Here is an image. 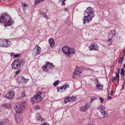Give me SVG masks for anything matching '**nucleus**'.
I'll use <instances>...</instances> for the list:
<instances>
[{"instance_id":"nucleus-2","label":"nucleus","mask_w":125,"mask_h":125,"mask_svg":"<svg viewBox=\"0 0 125 125\" xmlns=\"http://www.w3.org/2000/svg\"><path fill=\"white\" fill-rule=\"evenodd\" d=\"M12 19L10 16L7 13H3L0 17V22L4 23L5 26L6 27L10 26L13 22Z\"/></svg>"},{"instance_id":"nucleus-37","label":"nucleus","mask_w":125,"mask_h":125,"mask_svg":"<svg viewBox=\"0 0 125 125\" xmlns=\"http://www.w3.org/2000/svg\"><path fill=\"white\" fill-rule=\"evenodd\" d=\"M112 81L113 82L114 80L116 79V77L115 78V77H113L112 78Z\"/></svg>"},{"instance_id":"nucleus-27","label":"nucleus","mask_w":125,"mask_h":125,"mask_svg":"<svg viewBox=\"0 0 125 125\" xmlns=\"http://www.w3.org/2000/svg\"><path fill=\"white\" fill-rule=\"evenodd\" d=\"M124 73V69L122 68L121 69L120 74L121 75H123Z\"/></svg>"},{"instance_id":"nucleus-41","label":"nucleus","mask_w":125,"mask_h":125,"mask_svg":"<svg viewBox=\"0 0 125 125\" xmlns=\"http://www.w3.org/2000/svg\"><path fill=\"white\" fill-rule=\"evenodd\" d=\"M49 125V124L48 123H43L41 124V125Z\"/></svg>"},{"instance_id":"nucleus-55","label":"nucleus","mask_w":125,"mask_h":125,"mask_svg":"<svg viewBox=\"0 0 125 125\" xmlns=\"http://www.w3.org/2000/svg\"><path fill=\"white\" fill-rule=\"evenodd\" d=\"M124 84L123 83V85H122V89H124Z\"/></svg>"},{"instance_id":"nucleus-52","label":"nucleus","mask_w":125,"mask_h":125,"mask_svg":"<svg viewBox=\"0 0 125 125\" xmlns=\"http://www.w3.org/2000/svg\"><path fill=\"white\" fill-rule=\"evenodd\" d=\"M113 91H111L110 92V94L111 95L113 94Z\"/></svg>"},{"instance_id":"nucleus-45","label":"nucleus","mask_w":125,"mask_h":125,"mask_svg":"<svg viewBox=\"0 0 125 125\" xmlns=\"http://www.w3.org/2000/svg\"><path fill=\"white\" fill-rule=\"evenodd\" d=\"M92 98L93 99H94V100L96 99L97 98L95 96L93 97Z\"/></svg>"},{"instance_id":"nucleus-47","label":"nucleus","mask_w":125,"mask_h":125,"mask_svg":"<svg viewBox=\"0 0 125 125\" xmlns=\"http://www.w3.org/2000/svg\"><path fill=\"white\" fill-rule=\"evenodd\" d=\"M62 5H64L65 4V3H64V1H62Z\"/></svg>"},{"instance_id":"nucleus-17","label":"nucleus","mask_w":125,"mask_h":125,"mask_svg":"<svg viewBox=\"0 0 125 125\" xmlns=\"http://www.w3.org/2000/svg\"><path fill=\"white\" fill-rule=\"evenodd\" d=\"M34 50H36V51L35 53L36 55L38 54H40L41 51V49L40 47H35L34 49Z\"/></svg>"},{"instance_id":"nucleus-46","label":"nucleus","mask_w":125,"mask_h":125,"mask_svg":"<svg viewBox=\"0 0 125 125\" xmlns=\"http://www.w3.org/2000/svg\"><path fill=\"white\" fill-rule=\"evenodd\" d=\"M123 80L125 81V74L123 76Z\"/></svg>"},{"instance_id":"nucleus-51","label":"nucleus","mask_w":125,"mask_h":125,"mask_svg":"<svg viewBox=\"0 0 125 125\" xmlns=\"http://www.w3.org/2000/svg\"><path fill=\"white\" fill-rule=\"evenodd\" d=\"M75 70H77L79 71V68L76 67V68L75 69Z\"/></svg>"},{"instance_id":"nucleus-22","label":"nucleus","mask_w":125,"mask_h":125,"mask_svg":"<svg viewBox=\"0 0 125 125\" xmlns=\"http://www.w3.org/2000/svg\"><path fill=\"white\" fill-rule=\"evenodd\" d=\"M113 37V35L109 33L108 34V41H111L112 40V38ZM107 41H108V40H107Z\"/></svg>"},{"instance_id":"nucleus-56","label":"nucleus","mask_w":125,"mask_h":125,"mask_svg":"<svg viewBox=\"0 0 125 125\" xmlns=\"http://www.w3.org/2000/svg\"><path fill=\"white\" fill-rule=\"evenodd\" d=\"M123 66L124 68H125V63L124 64Z\"/></svg>"},{"instance_id":"nucleus-3","label":"nucleus","mask_w":125,"mask_h":125,"mask_svg":"<svg viewBox=\"0 0 125 125\" xmlns=\"http://www.w3.org/2000/svg\"><path fill=\"white\" fill-rule=\"evenodd\" d=\"M24 60L21 58H19L15 60L11 64L12 69H20L25 64Z\"/></svg>"},{"instance_id":"nucleus-60","label":"nucleus","mask_w":125,"mask_h":125,"mask_svg":"<svg viewBox=\"0 0 125 125\" xmlns=\"http://www.w3.org/2000/svg\"><path fill=\"white\" fill-rule=\"evenodd\" d=\"M112 44V43L111 42L109 44V45H111Z\"/></svg>"},{"instance_id":"nucleus-33","label":"nucleus","mask_w":125,"mask_h":125,"mask_svg":"<svg viewBox=\"0 0 125 125\" xmlns=\"http://www.w3.org/2000/svg\"><path fill=\"white\" fill-rule=\"evenodd\" d=\"M40 0H36L35 1V4H36L39 3L40 2Z\"/></svg>"},{"instance_id":"nucleus-13","label":"nucleus","mask_w":125,"mask_h":125,"mask_svg":"<svg viewBox=\"0 0 125 125\" xmlns=\"http://www.w3.org/2000/svg\"><path fill=\"white\" fill-rule=\"evenodd\" d=\"M75 50L73 49L70 48H69L67 55L70 56L71 54L73 55L74 54H75Z\"/></svg>"},{"instance_id":"nucleus-28","label":"nucleus","mask_w":125,"mask_h":125,"mask_svg":"<svg viewBox=\"0 0 125 125\" xmlns=\"http://www.w3.org/2000/svg\"><path fill=\"white\" fill-rule=\"evenodd\" d=\"M101 85L100 84H97L96 85V88L97 89H100V88L101 87Z\"/></svg>"},{"instance_id":"nucleus-21","label":"nucleus","mask_w":125,"mask_h":125,"mask_svg":"<svg viewBox=\"0 0 125 125\" xmlns=\"http://www.w3.org/2000/svg\"><path fill=\"white\" fill-rule=\"evenodd\" d=\"M9 121L8 119L4 120L2 122H0V125H5L6 123H7Z\"/></svg>"},{"instance_id":"nucleus-40","label":"nucleus","mask_w":125,"mask_h":125,"mask_svg":"<svg viewBox=\"0 0 125 125\" xmlns=\"http://www.w3.org/2000/svg\"><path fill=\"white\" fill-rule=\"evenodd\" d=\"M69 102V101L67 100V98H65L64 100V102L65 103H66L67 102Z\"/></svg>"},{"instance_id":"nucleus-14","label":"nucleus","mask_w":125,"mask_h":125,"mask_svg":"<svg viewBox=\"0 0 125 125\" xmlns=\"http://www.w3.org/2000/svg\"><path fill=\"white\" fill-rule=\"evenodd\" d=\"M69 47L66 46H64L62 48L63 52L65 54L67 55L68 52Z\"/></svg>"},{"instance_id":"nucleus-10","label":"nucleus","mask_w":125,"mask_h":125,"mask_svg":"<svg viewBox=\"0 0 125 125\" xmlns=\"http://www.w3.org/2000/svg\"><path fill=\"white\" fill-rule=\"evenodd\" d=\"M101 109H99V110L101 113L104 115V118L108 116V114L106 111H105V107L103 106H100Z\"/></svg>"},{"instance_id":"nucleus-4","label":"nucleus","mask_w":125,"mask_h":125,"mask_svg":"<svg viewBox=\"0 0 125 125\" xmlns=\"http://www.w3.org/2000/svg\"><path fill=\"white\" fill-rule=\"evenodd\" d=\"M42 94V92H38L36 94L34 95L33 98L31 99V101L33 102V103H38L41 102L43 99V97L41 96Z\"/></svg>"},{"instance_id":"nucleus-54","label":"nucleus","mask_w":125,"mask_h":125,"mask_svg":"<svg viewBox=\"0 0 125 125\" xmlns=\"http://www.w3.org/2000/svg\"><path fill=\"white\" fill-rule=\"evenodd\" d=\"M91 103L94 100V99H93L92 98H91Z\"/></svg>"},{"instance_id":"nucleus-63","label":"nucleus","mask_w":125,"mask_h":125,"mask_svg":"<svg viewBox=\"0 0 125 125\" xmlns=\"http://www.w3.org/2000/svg\"><path fill=\"white\" fill-rule=\"evenodd\" d=\"M124 113L125 114V110H124Z\"/></svg>"},{"instance_id":"nucleus-29","label":"nucleus","mask_w":125,"mask_h":125,"mask_svg":"<svg viewBox=\"0 0 125 125\" xmlns=\"http://www.w3.org/2000/svg\"><path fill=\"white\" fill-rule=\"evenodd\" d=\"M71 100H72V101H73L74 100H75L76 98V97H75L72 96L70 97Z\"/></svg>"},{"instance_id":"nucleus-8","label":"nucleus","mask_w":125,"mask_h":125,"mask_svg":"<svg viewBox=\"0 0 125 125\" xmlns=\"http://www.w3.org/2000/svg\"><path fill=\"white\" fill-rule=\"evenodd\" d=\"M15 93L13 91H11L6 94L4 96V97L9 100L12 99L14 96Z\"/></svg>"},{"instance_id":"nucleus-15","label":"nucleus","mask_w":125,"mask_h":125,"mask_svg":"<svg viewBox=\"0 0 125 125\" xmlns=\"http://www.w3.org/2000/svg\"><path fill=\"white\" fill-rule=\"evenodd\" d=\"M48 41L50 46L51 47H53L55 45L54 41L52 38H50L49 40Z\"/></svg>"},{"instance_id":"nucleus-49","label":"nucleus","mask_w":125,"mask_h":125,"mask_svg":"<svg viewBox=\"0 0 125 125\" xmlns=\"http://www.w3.org/2000/svg\"><path fill=\"white\" fill-rule=\"evenodd\" d=\"M57 92H59V89H60L59 87H57Z\"/></svg>"},{"instance_id":"nucleus-32","label":"nucleus","mask_w":125,"mask_h":125,"mask_svg":"<svg viewBox=\"0 0 125 125\" xmlns=\"http://www.w3.org/2000/svg\"><path fill=\"white\" fill-rule=\"evenodd\" d=\"M3 106L6 108L7 109L8 106V104H4L3 105Z\"/></svg>"},{"instance_id":"nucleus-9","label":"nucleus","mask_w":125,"mask_h":125,"mask_svg":"<svg viewBox=\"0 0 125 125\" xmlns=\"http://www.w3.org/2000/svg\"><path fill=\"white\" fill-rule=\"evenodd\" d=\"M89 47L90 50H94L97 51L99 50L98 46L95 43H91L89 46Z\"/></svg>"},{"instance_id":"nucleus-12","label":"nucleus","mask_w":125,"mask_h":125,"mask_svg":"<svg viewBox=\"0 0 125 125\" xmlns=\"http://www.w3.org/2000/svg\"><path fill=\"white\" fill-rule=\"evenodd\" d=\"M18 82L20 83H26L28 81V80L25 79L22 76H20L18 78Z\"/></svg>"},{"instance_id":"nucleus-36","label":"nucleus","mask_w":125,"mask_h":125,"mask_svg":"<svg viewBox=\"0 0 125 125\" xmlns=\"http://www.w3.org/2000/svg\"><path fill=\"white\" fill-rule=\"evenodd\" d=\"M86 70H87L89 71L90 72H92L94 71L93 69L88 68H86Z\"/></svg>"},{"instance_id":"nucleus-25","label":"nucleus","mask_w":125,"mask_h":125,"mask_svg":"<svg viewBox=\"0 0 125 125\" xmlns=\"http://www.w3.org/2000/svg\"><path fill=\"white\" fill-rule=\"evenodd\" d=\"M59 80H57L54 83H53V85L54 86H56L57 84L59 83Z\"/></svg>"},{"instance_id":"nucleus-24","label":"nucleus","mask_w":125,"mask_h":125,"mask_svg":"<svg viewBox=\"0 0 125 125\" xmlns=\"http://www.w3.org/2000/svg\"><path fill=\"white\" fill-rule=\"evenodd\" d=\"M15 120L16 123H18L20 121L21 119L19 117H16Z\"/></svg>"},{"instance_id":"nucleus-59","label":"nucleus","mask_w":125,"mask_h":125,"mask_svg":"<svg viewBox=\"0 0 125 125\" xmlns=\"http://www.w3.org/2000/svg\"><path fill=\"white\" fill-rule=\"evenodd\" d=\"M117 71L120 72V69H118Z\"/></svg>"},{"instance_id":"nucleus-6","label":"nucleus","mask_w":125,"mask_h":125,"mask_svg":"<svg viewBox=\"0 0 125 125\" xmlns=\"http://www.w3.org/2000/svg\"><path fill=\"white\" fill-rule=\"evenodd\" d=\"M11 43L9 40L5 39L3 41L0 39V46L2 47H8L11 45Z\"/></svg>"},{"instance_id":"nucleus-42","label":"nucleus","mask_w":125,"mask_h":125,"mask_svg":"<svg viewBox=\"0 0 125 125\" xmlns=\"http://www.w3.org/2000/svg\"><path fill=\"white\" fill-rule=\"evenodd\" d=\"M66 98H67V100H68L69 101H70V97H66Z\"/></svg>"},{"instance_id":"nucleus-50","label":"nucleus","mask_w":125,"mask_h":125,"mask_svg":"<svg viewBox=\"0 0 125 125\" xmlns=\"http://www.w3.org/2000/svg\"><path fill=\"white\" fill-rule=\"evenodd\" d=\"M123 52L124 53L123 54V55L124 56L125 55V49L124 50Z\"/></svg>"},{"instance_id":"nucleus-16","label":"nucleus","mask_w":125,"mask_h":125,"mask_svg":"<svg viewBox=\"0 0 125 125\" xmlns=\"http://www.w3.org/2000/svg\"><path fill=\"white\" fill-rule=\"evenodd\" d=\"M82 72L80 71H79L77 70H76L74 71L73 73L72 77L73 78H74L75 77V75H79Z\"/></svg>"},{"instance_id":"nucleus-23","label":"nucleus","mask_w":125,"mask_h":125,"mask_svg":"<svg viewBox=\"0 0 125 125\" xmlns=\"http://www.w3.org/2000/svg\"><path fill=\"white\" fill-rule=\"evenodd\" d=\"M109 33L113 35V36L115 35V30H112L109 32Z\"/></svg>"},{"instance_id":"nucleus-31","label":"nucleus","mask_w":125,"mask_h":125,"mask_svg":"<svg viewBox=\"0 0 125 125\" xmlns=\"http://www.w3.org/2000/svg\"><path fill=\"white\" fill-rule=\"evenodd\" d=\"M99 100H100L101 102V103H103L104 101V99L102 97H100L99 98Z\"/></svg>"},{"instance_id":"nucleus-38","label":"nucleus","mask_w":125,"mask_h":125,"mask_svg":"<svg viewBox=\"0 0 125 125\" xmlns=\"http://www.w3.org/2000/svg\"><path fill=\"white\" fill-rule=\"evenodd\" d=\"M40 107L38 105L36 106L35 107V109L36 110H38L40 109Z\"/></svg>"},{"instance_id":"nucleus-43","label":"nucleus","mask_w":125,"mask_h":125,"mask_svg":"<svg viewBox=\"0 0 125 125\" xmlns=\"http://www.w3.org/2000/svg\"><path fill=\"white\" fill-rule=\"evenodd\" d=\"M116 79H117V83L119 84V77H116Z\"/></svg>"},{"instance_id":"nucleus-11","label":"nucleus","mask_w":125,"mask_h":125,"mask_svg":"<svg viewBox=\"0 0 125 125\" xmlns=\"http://www.w3.org/2000/svg\"><path fill=\"white\" fill-rule=\"evenodd\" d=\"M89 106V104H86L84 106H82L80 107V110L82 112L85 111L88 109Z\"/></svg>"},{"instance_id":"nucleus-61","label":"nucleus","mask_w":125,"mask_h":125,"mask_svg":"<svg viewBox=\"0 0 125 125\" xmlns=\"http://www.w3.org/2000/svg\"><path fill=\"white\" fill-rule=\"evenodd\" d=\"M66 0H63V1H65Z\"/></svg>"},{"instance_id":"nucleus-19","label":"nucleus","mask_w":125,"mask_h":125,"mask_svg":"<svg viewBox=\"0 0 125 125\" xmlns=\"http://www.w3.org/2000/svg\"><path fill=\"white\" fill-rule=\"evenodd\" d=\"M40 15H43L46 19L47 20L48 19V17L46 15L45 12H40Z\"/></svg>"},{"instance_id":"nucleus-58","label":"nucleus","mask_w":125,"mask_h":125,"mask_svg":"<svg viewBox=\"0 0 125 125\" xmlns=\"http://www.w3.org/2000/svg\"><path fill=\"white\" fill-rule=\"evenodd\" d=\"M88 125H94L93 124H89Z\"/></svg>"},{"instance_id":"nucleus-64","label":"nucleus","mask_w":125,"mask_h":125,"mask_svg":"<svg viewBox=\"0 0 125 125\" xmlns=\"http://www.w3.org/2000/svg\"><path fill=\"white\" fill-rule=\"evenodd\" d=\"M42 1H43V0H41Z\"/></svg>"},{"instance_id":"nucleus-1","label":"nucleus","mask_w":125,"mask_h":125,"mask_svg":"<svg viewBox=\"0 0 125 125\" xmlns=\"http://www.w3.org/2000/svg\"><path fill=\"white\" fill-rule=\"evenodd\" d=\"M84 11L85 12L84 14L85 16L83 18L84 24L86 23V20L87 22L89 23V21H91L93 18L94 16V10L91 7H88L87 8L86 10H85Z\"/></svg>"},{"instance_id":"nucleus-30","label":"nucleus","mask_w":125,"mask_h":125,"mask_svg":"<svg viewBox=\"0 0 125 125\" xmlns=\"http://www.w3.org/2000/svg\"><path fill=\"white\" fill-rule=\"evenodd\" d=\"M20 55V54H15L13 55V57L14 58H16L18 57Z\"/></svg>"},{"instance_id":"nucleus-48","label":"nucleus","mask_w":125,"mask_h":125,"mask_svg":"<svg viewBox=\"0 0 125 125\" xmlns=\"http://www.w3.org/2000/svg\"><path fill=\"white\" fill-rule=\"evenodd\" d=\"M64 10L65 11H67L68 10V9L67 8H65L64 9Z\"/></svg>"},{"instance_id":"nucleus-34","label":"nucleus","mask_w":125,"mask_h":125,"mask_svg":"<svg viewBox=\"0 0 125 125\" xmlns=\"http://www.w3.org/2000/svg\"><path fill=\"white\" fill-rule=\"evenodd\" d=\"M25 92H22L21 94V96L22 97H25Z\"/></svg>"},{"instance_id":"nucleus-62","label":"nucleus","mask_w":125,"mask_h":125,"mask_svg":"<svg viewBox=\"0 0 125 125\" xmlns=\"http://www.w3.org/2000/svg\"><path fill=\"white\" fill-rule=\"evenodd\" d=\"M96 81H97V82L98 83V80H97V79L96 80Z\"/></svg>"},{"instance_id":"nucleus-26","label":"nucleus","mask_w":125,"mask_h":125,"mask_svg":"<svg viewBox=\"0 0 125 125\" xmlns=\"http://www.w3.org/2000/svg\"><path fill=\"white\" fill-rule=\"evenodd\" d=\"M124 59V58L123 57H122L120 58L119 59V60L118 61V63H121L123 61Z\"/></svg>"},{"instance_id":"nucleus-18","label":"nucleus","mask_w":125,"mask_h":125,"mask_svg":"<svg viewBox=\"0 0 125 125\" xmlns=\"http://www.w3.org/2000/svg\"><path fill=\"white\" fill-rule=\"evenodd\" d=\"M69 85L68 84L66 83L64 85L61 87L60 89L62 90L63 89H64L65 90L68 87H69Z\"/></svg>"},{"instance_id":"nucleus-7","label":"nucleus","mask_w":125,"mask_h":125,"mask_svg":"<svg viewBox=\"0 0 125 125\" xmlns=\"http://www.w3.org/2000/svg\"><path fill=\"white\" fill-rule=\"evenodd\" d=\"M54 67V66L53 64L48 62H46V65L42 67L43 70L46 72H48L49 69H52Z\"/></svg>"},{"instance_id":"nucleus-57","label":"nucleus","mask_w":125,"mask_h":125,"mask_svg":"<svg viewBox=\"0 0 125 125\" xmlns=\"http://www.w3.org/2000/svg\"><path fill=\"white\" fill-rule=\"evenodd\" d=\"M14 54L13 53H10V55L11 56H12L13 55V54Z\"/></svg>"},{"instance_id":"nucleus-44","label":"nucleus","mask_w":125,"mask_h":125,"mask_svg":"<svg viewBox=\"0 0 125 125\" xmlns=\"http://www.w3.org/2000/svg\"><path fill=\"white\" fill-rule=\"evenodd\" d=\"M27 4H23L22 5V6L23 7H25L26 6H27Z\"/></svg>"},{"instance_id":"nucleus-35","label":"nucleus","mask_w":125,"mask_h":125,"mask_svg":"<svg viewBox=\"0 0 125 125\" xmlns=\"http://www.w3.org/2000/svg\"><path fill=\"white\" fill-rule=\"evenodd\" d=\"M21 70H19L18 71H17L15 73V74L16 75H17L19 74V73L20 72Z\"/></svg>"},{"instance_id":"nucleus-5","label":"nucleus","mask_w":125,"mask_h":125,"mask_svg":"<svg viewBox=\"0 0 125 125\" xmlns=\"http://www.w3.org/2000/svg\"><path fill=\"white\" fill-rule=\"evenodd\" d=\"M25 108L24 104L20 102L16 104L14 109L16 113L20 114L21 113Z\"/></svg>"},{"instance_id":"nucleus-39","label":"nucleus","mask_w":125,"mask_h":125,"mask_svg":"<svg viewBox=\"0 0 125 125\" xmlns=\"http://www.w3.org/2000/svg\"><path fill=\"white\" fill-rule=\"evenodd\" d=\"M120 72L117 71V73H116V77H119V74Z\"/></svg>"},{"instance_id":"nucleus-53","label":"nucleus","mask_w":125,"mask_h":125,"mask_svg":"<svg viewBox=\"0 0 125 125\" xmlns=\"http://www.w3.org/2000/svg\"><path fill=\"white\" fill-rule=\"evenodd\" d=\"M108 98L109 99H112V97H111L110 96H109L108 97Z\"/></svg>"},{"instance_id":"nucleus-20","label":"nucleus","mask_w":125,"mask_h":125,"mask_svg":"<svg viewBox=\"0 0 125 125\" xmlns=\"http://www.w3.org/2000/svg\"><path fill=\"white\" fill-rule=\"evenodd\" d=\"M36 119L38 120L42 121L43 120L41 115L39 114H37L36 115Z\"/></svg>"}]
</instances>
